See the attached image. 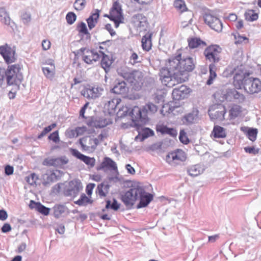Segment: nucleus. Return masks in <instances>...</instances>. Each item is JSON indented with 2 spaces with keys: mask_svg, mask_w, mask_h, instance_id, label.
<instances>
[{
  "mask_svg": "<svg viewBox=\"0 0 261 261\" xmlns=\"http://www.w3.org/2000/svg\"><path fill=\"white\" fill-rule=\"evenodd\" d=\"M57 173H59V172L56 171V172H52L49 175H47V181L45 182V184L56 181L57 180Z\"/></svg>",
  "mask_w": 261,
  "mask_h": 261,
  "instance_id": "13d9d810",
  "label": "nucleus"
},
{
  "mask_svg": "<svg viewBox=\"0 0 261 261\" xmlns=\"http://www.w3.org/2000/svg\"><path fill=\"white\" fill-rule=\"evenodd\" d=\"M99 53L101 54V66L102 68L105 69L106 72H107V70H109V68L112 65L113 61L110 59V57L106 55L103 51H99Z\"/></svg>",
  "mask_w": 261,
  "mask_h": 261,
  "instance_id": "7c9ffc66",
  "label": "nucleus"
},
{
  "mask_svg": "<svg viewBox=\"0 0 261 261\" xmlns=\"http://www.w3.org/2000/svg\"><path fill=\"white\" fill-rule=\"evenodd\" d=\"M110 123H111V121L109 119L103 117H92L87 122L89 126L96 128H102Z\"/></svg>",
  "mask_w": 261,
  "mask_h": 261,
  "instance_id": "6ab92c4d",
  "label": "nucleus"
},
{
  "mask_svg": "<svg viewBox=\"0 0 261 261\" xmlns=\"http://www.w3.org/2000/svg\"><path fill=\"white\" fill-rule=\"evenodd\" d=\"M66 19L67 23L71 25L75 21L76 15L74 12H69L66 14Z\"/></svg>",
  "mask_w": 261,
  "mask_h": 261,
  "instance_id": "3c124183",
  "label": "nucleus"
},
{
  "mask_svg": "<svg viewBox=\"0 0 261 261\" xmlns=\"http://www.w3.org/2000/svg\"><path fill=\"white\" fill-rule=\"evenodd\" d=\"M68 162V160L66 156H62L54 159H45L43 161V165L59 167L66 164Z\"/></svg>",
  "mask_w": 261,
  "mask_h": 261,
  "instance_id": "4be33fe9",
  "label": "nucleus"
},
{
  "mask_svg": "<svg viewBox=\"0 0 261 261\" xmlns=\"http://www.w3.org/2000/svg\"><path fill=\"white\" fill-rule=\"evenodd\" d=\"M107 168L112 170L117 171L116 163L109 157H105L100 165V167L97 168V170Z\"/></svg>",
  "mask_w": 261,
  "mask_h": 261,
  "instance_id": "b1692460",
  "label": "nucleus"
},
{
  "mask_svg": "<svg viewBox=\"0 0 261 261\" xmlns=\"http://www.w3.org/2000/svg\"><path fill=\"white\" fill-rule=\"evenodd\" d=\"M167 158L171 159L173 161L184 162L187 159L185 152L181 149H177L171 152L167 156Z\"/></svg>",
  "mask_w": 261,
  "mask_h": 261,
  "instance_id": "5701e85b",
  "label": "nucleus"
},
{
  "mask_svg": "<svg viewBox=\"0 0 261 261\" xmlns=\"http://www.w3.org/2000/svg\"><path fill=\"white\" fill-rule=\"evenodd\" d=\"M92 50V57L93 58H92V61L93 63V62H95L97 61L98 60H99L102 56L100 53L99 54L94 49H93Z\"/></svg>",
  "mask_w": 261,
  "mask_h": 261,
  "instance_id": "69168bd1",
  "label": "nucleus"
},
{
  "mask_svg": "<svg viewBox=\"0 0 261 261\" xmlns=\"http://www.w3.org/2000/svg\"><path fill=\"white\" fill-rule=\"evenodd\" d=\"M137 195L138 199L140 200L139 202L137 205V208L146 207L153 200V195L146 192L142 186H138Z\"/></svg>",
  "mask_w": 261,
  "mask_h": 261,
  "instance_id": "6e6552de",
  "label": "nucleus"
},
{
  "mask_svg": "<svg viewBox=\"0 0 261 261\" xmlns=\"http://www.w3.org/2000/svg\"><path fill=\"white\" fill-rule=\"evenodd\" d=\"M93 200L88 198L85 194L83 193L81 195L80 198L74 203L79 206H86L88 204L92 203Z\"/></svg>",
  "mask_w": 261,
  "mask_h": 261,
  "instance_id": "ea45409f",
  "label": "nucleus"
},
{
  "mask_svg": "<svg viewBox=\"0 0 261 261\" xmlns=\"http://www.w3.org/2000/svg\"><path fill=\"white\" fill-rule=\"evenodd\" d=\"M110 187V185L108 182H102L97 186L96 193L100 197H105L109 192Z\"/></svg>",
  "mask_w": 261,
  "mask_h": 261,
  "instance_id": "cd10ccee",
  "label": "nucleus"
},
{
  "mask_svg": "<svg viewBox=\"0 0 261 261\" xmlns=\"http://www.w3.org/2000/svg\"><path fill=\"white\" fill-rule=\"evenodd\" d=\"M83 189L82 184L79 179H74L69 181L68 186L64 191V195L66 197L73 198L76 197Z\"/></svg>",
  "mask_w": 261,
  "mask_h": 261,
  "instance_id": "9b49d317",
  "label": "nucleus"
},
{
  "mask_svg": "<svg viewBox=\"0 0 261 261\" xmlns=\"http://www.w3.org/2000/svg\"><path fill=\"white\" fill-rule=\"evenodd\" d=\"M133 21L140 31L145 30L148 24L147 18L142 14L135 15L133 17Z\"/></svg>",
  "mask_w": 261,
  "mask_h": 261,
  "instance_id": "412c9836",
  "label": "nucleus"
},
{
  "mask_svg": "<svg viewBox=\"0 0 261 261\" xmlns=\"http://www.w3.org/2000/svg\"><path fill=\"white\" fill-rule=\"evenodd\" d=\"M0 17H1V21L2 23L13 28L14 23L11 21V19L4 8H0Z\"/></svg>",
  "mask_w": 261,
  "mask_h": 261,
  "instance_id": "2f4dec72",
  "label": "nucleus"
},
{
  "mask_svg": "<svg viewBox=\"0 0 261 261\" xmlns=\"http://www.w3.org/2000/svg\"><path fill=\"white\" fill-rule=\"evenodd\" d=\"M216 67L214 64L211 63L209 65L210 75L208 80L206 81V84L207 85H211L214 80L217 76L216 73Z\"/></svg>",
  "mask_w": 261,
  "mask_h": 261,
  "instance_id": "58836bf2",
  "label": "nucleus"
},
{
  "mask_svg": "<svg viewBox=\"0 0 261 261\" xmlns=\"http://www.w3.org/2000/svg\"><path fill=\"white\" fill-rule=\"evenodd\" d=\"M111 15L114 17H123L121 5L118 1L115 2L111 9Z\"/></svg>",
  "mask_w": 261,
  "mask_h": 261,
  "instance_id": "c85d7f7f",
  "label": "nucleus"
},
{
  "mask_svg": "<svg viewBox=\"0 0 261 261\" xmlns=\"http://www.w3.org/2000/svg\"><path fill=\"white\" fill-rule=\"evenodd\" d=\"M95 185L93 183L88 184L86 188V192L88 195L91 196L92 193V191L95 187Z\"/></svg>",
  "mask_w": 261,
  "mask_h": 261,
  "instance_id": "338daca9",
  "label": "nucleus"
},
{
  "mask_svg": "<svg viewBox=\"0 0 261 261\" xmlns=\"http://www.w3.org/2000/svg\"><path fill=\"white\" fill-rule=\"evenodd\" d=\"M120 207V204L115 199H113V201L108 200L106 201V208L107 209H111L114 211H117Z\"/></svg>",
  "mask_w": 261,
  "mask_h": 261,
  "instance_id": "c03bdc74",
  "label": "nucleus"
},
{
  "mask_svg": "<svg viewBox=\"0 0 261 261\" xmlns=\"http://www.w3.org/2000/svg\"><path fill=\"white\" fill-rule=\"evenodd\" d=\"M174 108L170 107L168 105H164L163 106L162 109L161 110V113L163 115L165 116L166 113H170L173 111Z\"/></svg>",
  "mask_w": 261,
  "mask_h": 261,
  "instance_id": "680f3d73",
  "label": "nucleus"
},
{
  "mask_svg": "<svg viewBox=\"0 0 261 261\" xmlns=\"http://www.w3.org/2000/svg\"><path fill=\"white\" fill-rule=\"evenodd\" d=\"M79 143L81 145L82 150L87 152H92L95 150L99 144L98 139L90 136H85L80 138Z\"/></svg>",
  "mask_w": 261,
  "mask_h": 261,
  "instance_id": "0eeeda50",
  "label": "nucleus"
},
{
  "mask_svg": "<svg viewBox=\"0 0 261 261\" xmlns=\"http://www.w3.org/2000/svg\"><path fill=\"white\" fill-rule=\"evenodd\" d=\"M234 38L236 39L235 44H240L243 43L244 41H248V39L245 36H242L238 34V36H234Z\"/></svg>",
  "mask_w": 261,
  "mask_h": 261,
  "instance_id": "e2e57ef3",
  "label": "nucleus"
},
{
  "mask_svg": "<svg viewBox=\"0 0 261 261\" xmlns=\"http://www.w3.org/2000/svg\"><path fill=\"white\" fill-rule=\"evenodd\" d=\"M86 5V0H75L73 6L75 10L77 11H81L85 8Z\"/></svg>",
  "mask_w": 261,
  "mask_h": 261,
  "instance_id": "09e8293b",
  "label": "nucleus"
},
{
  "mask_svg": "<svg viewBox=\"0 0 261 261\" xmlns=\"http://www.w3.org/2000/svg\"><path fill=\"white\" fill-rule=\"evenodd\" d=\"M103 91L101 87L89 86L82 91V95L88 99H95L99 97Z\"/></svg>",
  "mask_w": 261,
  "mask_h": 261,
  "instance_id": "2eb2a0df",
  "label": "nucleus"
},
{
  "mask_svg": "<svg viewBox=\"0 0 261 261\" xmlns=\"http://www.w3.org/2000/svg\"><path fill=\"white\" fill-rule=\"evenodd\" d=\"M21 20L24 24H27L31 20V14L27 12H23L21 15Z\"/></svg>",
  "mask_w": 261,
  "mask_h": 261,
  "instance_id": "bf43d9fd",
  "label": "nucleus"
},
{
  "mask_svg": "<svg viewBox=\"0 0 261 261\" xmlns=\"http://www.w3.org/2000/svg\"><path fill=\"white\" fill-rule=\"evenodd\" d=\"M71 154L77 159L80 160L90 167H93L95 165V160L94 158H91L81 153L76 149L71 148Z\"/></svg>",
  "mask_w": 261,
  "mask_h": 261,
  "instance_id": "a211bd4d",
  "label": "nucleus"
},
{
  "mask_svg": "<svg viewBox=\"0 0 261 261\" xmlns=\"http://www.w3.org/2000/svg\"><path fill=\"white\" fill-rule=\"evenodd\" d=\"M249 73H245L242 80H237L236 79L234 81V85L236 87V82L238 84V87L241 88L243 86L244 90L248 93L254 94L257 93L261 91V81L258 78L250 77Z\"/></svg>",
  "mask_w": 261,
  "mask_h": 261,
  "instance_id": "7ed1b4c3",
  "label": "nucleus"
},
{
  "mask_svg": "<svg viewBox=\"0 0 261 261\" xmlns=\"http://www.w3.org/2000/svg\"><path fill=\"white\" fill-rule=\"evenodd\" d=\"M245 18L247 21H253L258 18V14L253 10H248L244 14Z\"/></svg>",
  "mask_w": 261,
  "mask_h": 261,
  "instance_id": "79ce46f5",
  "label": "nucleus"
},
{
  "mask_svg": "<svg viewBox=\"0 0 261 261\" xmlns=\"http://www.w3.org/2000/svg\"><path fill=\"white\" fill-rule=\"evenodd\" d=\"M124 17H114L111 15L110 20L113 21L115 24V28L119 27L120 23H123Z\"/></svg>",
  "mask_w": 261,
  "mask_h": 261,
  "instance_id": "5fc2aeb1",
  "label": "nucleus"
},
{
  "mask_svg": "<svg viewBox=\"0 0 261 261\" xmlns=\"http://www.w3.org/2000/svg\"><path fill=\"white\" fill-rule=\"evenodd\" d=\"M156 111L157 107L152 103H149L141 108L134 107L129 112V115L132 118L133 125L137 129H139L143 123H146L148 121V113H153Z\"/></svg>",
  "mask_w": 261,
  "mask_h": 261,
  "instance_id": "f03ea898",
  "label": "nucleus"
},
{
  "mask_svg": "<svg viewBox=\"0 0 261 261\" xmlns=\"http://www.w3.org/2000/svg\"><path fill=\"white\" fill-rule=\"evenodd\" d=\"M48 65L50 66V68L47 67H43L42 68V71L44 75L48 79L52 80L55 75V66L52 62H50Z\"/></svg>",
  "mask_w": 261,
  "mask_h": 261,
  "instance_id": "e433bc0d",
  "label": "nucleus"
},
{
  "mask_svg": "<svg viewBox=\"0 0 261 261\" xmlns=\"http://www.w3.org/2000/svg\"><path fill=\"white\" fill-rule=\"evenodd\" d=\"M226 112L225 108L223 105L215 104L210 107L208 114L212 120H222L224 118Z\"/></svg>",
  "mask_w": 261,
  "mask_h": 261,
  "instance_id": "9d476101",
  "label": "nucleus"
},
{
  "mask_svg": "<svg viewBox=\"0 0 261 261\" xmlns=\"http://www.w3.org/2000/svg\"><path fill=\"white\" fill-rule=\"evenodd\" d=\"M55 218H59L67 212V207L63 204H56L53 208Z\"/></svg>",
  "mask_w": 261,
  "mask_h": 261,
  "instance_id": "473e14b6",
  "label": "nucleus"
},
{
  "mask_svg": "<svg viewBox=\"0 0 261 261\" xmlns=\"http://www.w3.org/2000/svg\"><path fill=\"white\" fill-rule=\"evenodd\" d=\"M174 6L181 12L186 11L187 7L184 0H175L174 2Z\"/></svg>",
  "mask_w": 261,
  "mask_h": 261,
  "instance_id": "49530a36",
  "label": "nucleus"
},
{
  "mask_svg": "<svg viewBox=\"0 0 261 261\" xmlns=\"http://www.w3.org/2000/svg\"><path fill=\"white\" fill-rule=\"evenodd\" d=\"M120 101L119 98H113L108 101L107 107L110 113H115L116 107Z\"/></svg>",
  "mask_w": 261,
  "mask_h": 261,
  "instance_id": "37998d69",
  "label": "nucleus"
},
{
  "mask_svg": "<svg viewBox=\"0 0 261 261\" xmlns=\"http://www.w3.org/2000/svg\"><path fill=\"white\" fill-rule=\"evenodd\" d=\"M138 186L129 189L127 191L121 194V199L125 205L131 207L138 199Z\"/></svg>",
  "mask_w": 261,
  "mask_h": 261,
  "instance_id": "1a4fd4ad",
  "label": "nucleus"
},
{
  "mask_svg": "<svg viewBox=\"0 0 261 261\" xmlns=\"http://www.w3.org/2000/svg\"><path fill=\"white\" fill-rule=\"evenodd\" d=\"M25 180L28 184V187L27 186H24V188L27 189L28 188L31 189V186L33 185V173H31L29 176L25 177Z\"/></svg>",
  "mask_w": 261,
  "mask_h": 261,
  "instance_id": "0e129e2a",
  "label": "nucleus"
},
{
  "mask_svg": "<svg viewBox=\"0 0 261 261\" xmlns=\"http://www.w3.org/2000/svg\"><path fill=\"white\" fill-rule=\"evenodd\" d=\"M48 139L49 140L53 141L55 143H57L60 141V138L59 135V131L56 130L51 133L48 136Z\"/></svg>",
  "mask_w": 261,
  "mask_h": 261,
  "instance_id": "6e6d98bb",
  "label": "nucleus"
},
{
  "mask_svg": "<svg viewBox=\"0 0 261 261\" xmlns=\"http://www.w3.org/2000/svg\"><path fill=\"white\" fill-rule=\"evenodd\" d=\"M204 22L212 29L220 32L222 30V23L216 16L210 14L205 13L203 16Z\"/></svg>",
  "mask_w": 261,
  "mask_h": 261,
  "instance_id": "ddd939ff",
  "label": "nucleus"
},
{
  "mask_svg": "<svg viewBox=\"0 0 261 261\" xmlns=\"http://www.w3.org/2000/svg\"><path fill=\"white\" fill-rule=\"evenodd\" d=\"M128 88L124 81L116 79L114 83V87L111 89V92L116 94H124L127 93Z\"/></svg>",
  "mask_w": 261,
  "mask_h": 261,
  "instance_id": "aec40b11",
  "label": "nucleus"
},
{
  "mask_svg": "<svg viewBox=\"0 0 261 261\" xmlns=\"http://www.w3.org/2000/svg\"><path fill=\"white\" fill-rule=\"evenodd\" d=\"M224 96L226 100L234 101L239 103L244 102L246 99L245 96L242 93L238 92L234 88L228 89Z\"/></svg>",
  "mask_w": 261,
  "mask_h": 261,
  "instance_id": "4468645a",
  "label": "nucleus"
},
{
  "mask_svg": "<svg viewBox=\"0 0 261 261\" xmlns=\"http://www.w3.org/2000/svg\"><path fill=\"white\" fill-rule=\"evenodd\" d=\"M154 135V132L149 128L145 127L142 129L141 133H139L138 136L135 137V140H140V141H144L145 139L152 136Z\"/></svg>",
  "mask_w": 261,
  "mask_h": 261,
  "instance_id": "72a5a7b5",
  "label": "nucleus"
},
{
  "mask_svg": "<svg viewBox=\"0 0 261 261\" xmlns=\"http://www.w3.org/2000/svg\"><path fill=\"white\" fill-rule=\"evenodd\" d=\"M33 195L32 190V189H30L28 192H25L24 194V200L25 202L27 203V200H30V203L29 206L31 210H33V199H32Z\"/></svg>",
  "mask_w": 261,
  "mask_h": 261,
  "instance_id": "864d4df0",
  "label": "nucleus"
},
{
  "mask_svg": "<svg viewBox=\"0 0 261 261\" xmlns=\"http://www.w3.org/2000/svg\"><path fill=\"white\" fill-rule=\"evenodd\" d=\"M23 80L21 68L19 64H14L8 67L6 70V81L9 85H18Z\"/></svg>",
  "mask_w": 261,
  "mask_h": 261,
  "instance_id": "39448f33",
  "label": "nucleus"
},
{
  "mask_svg": "<svg viewBox=\"0 0 261 261\" xmlns=\"http://www.w3.org/2000/svg\"><path fill=\"white\" fill-rule=\"evenodd\" d=\"M77 29L80 33H82L84 35H90V33L88 32L86 24L84 22H81L78 24Z\"/></svg>",
  "mask_w": 261,
  "mask_h": 261,
  "instance_id": "603ef678",
  "label": "nucleus"
},
{
  "mask_svg": "<svg viewBox=\"0 0 261 261\" xmlns=\"http://www.w3.org/2000/svg\"><path fill=\"white\" fill-rule=\"evenodd\" d=\"M203 169L199 165H195L189 168L187 170L188 173L189 175L192 177H195L201 173H202Z\"/></svg>",
  "mask_w": 261,
  "mask_h": 261,
  "instance_id": "4c0bfd02",
  "label": "nucleus"
},
{
  "mask_svg": "<svg viewBox=\"0 0 261 261\" xmlns=\"http://www.w3.org/2000/svg\"><path fill=\"white\" fill-rule=\"evenodd\" d=\"M179 139L181 143L185 144H187L190 141L186 132L184 130H181L180 131Z\"/></svg>",
  "mask_w": 261,
  "mask_h": 261,
  "instance_id": "4d7b16f0",
  "label": "nucleus"
},
{
  "mask_svg": "<svg viewBox=\"0 0 261 261\" xmlns=\"http://www.w3.org/2000/svg\"><path fill=\"white\" fill-rule=\"evenodd\" d=\"M84 129L85 127H77L75 129H70L67 132L68 137L71 138L78 136Z\"/></svg>",
  "mask_w": 261,
  "mask_h": 261,
  "instance_id": "de8ad7c7",
  "label": "nucleus"
},
{
  "mask_svg": "<svg viewBox=\"0 0 261 261\" xmlns=\"http://www.w3.org/2000/svg\"><path fill=\"white\" fill-rule=\"evenodd\" d=\"M0 54L7 64L14 63L16 60L15 50L7 44L0 46Z\"/></svg>",
  "mask_w": 261,
  "mask_h": 261,
  "instance_id": "f8f14e48",
  "label": "nucleus"
},
{
  "mask_svg": "<svg viewBox=\"0 0 261 261\" xmlns=\"http://www.w3.org/2000/svg\"><path fill=\"white\" fill-rule=\"evenodd\" d=\"M242 108L240 106L234 105L229 110V115L231 119L238 117L242 112Z\"/></svg>",
  "mask_w": 261,
  "mask_h": 261,
  "instance_id": "a19ab883",
  "label": "nucleus"
},
{
  "mask_svg": "<svg viewBox=\"0 0 261 261\" xmlns=\"http://www.w3.org/2000/svg\"><path fill=\"white\" fill-rule=\"evenodd\" d=\"M152 35V33L148 32L142 38V47L146 51H149L151 49V38Z\"/></svg>",
  "mask_w": 261,
  "mask_h": 261,
  "instance_id": "c756f323",
  "label": "nucleus"
},
{
  "mask_svg": "<svg viewBox=\"0 0 261 261\" xmlns=\"http://www.w3.org/2000/svg\"><path fill=\"white\" fill-rule=\"evenodd\" d=\"M193 58L185 57L178 51L176 55L169 60L168 67L160 70V79L163 85L172 87L188 80V73L195 68Z\"/></svg>",
  "mask_w": 261,
  "mask_h": 261,
  "instance_id": "f257e3e1",
  "label": "nucleus"
},
{
  "mask_svg": "<svg viewBox=\"0 0 261 261\" xmlns=\"http://www.w3.org/2000/svg\"><path fill=\"white\" fill-rule=\"evenodd\" d=\"M86 55H83V59L85 63L88 64H92L93 61L92 58V50L90 49L86 50Z\"/></svg>",
  "mask_w": 261,
  "mask_h": 261,
  "instance_id": "8fccbe9b",
  "label": "nucleus"
},
{
  "mask_svg": "<svg viewBox=\"0 0 261 261\" xmlns=\"http://www.w3.org/2000/svg\"><path fill=\"white\" fill-rule=\"evenodd\" d=\"M156 130L158 132L161 133L162 135L168 134L172 137H175L177 134L176 130L164 125H158Z\"/></svg>",
  "mask_w": 261,
  "mask_h": 261,
  "instance_id": "a878e982",
  "label": "nucleus"
},
{
  "mask_svg": "<svg viewBox=\"0 0 261 261\" xmlns=\"http://www.w3.org/2000/svg\"><path fill=\"white\" fill-rule=\"evenodd\" d=\"M34 208L40 214L47 216L49 214L50 208L45 206L39 202H35L34 201Z\"/></svg>",
  "mask_w": 261,
  "mask_h": 261,
  "instance_id": "f704fd0d",
  "label": "nucleus"
},
{
  "mask_svg": "<svg viewBox=\"0 0 261 261\" xmlns=\"http://www.w3.org/2000/svg\"><path fill=\"white\" fill-rule=\"evenodd\" d=\"M119 75L128 82L135 90L141 89L143 84V74L139 70L128 72L126 70L119 68L117 70Z\"/></svg>",
  "mask_w": 261,
  "mask_h": 261,
  "instance_id": "20e7f679",
  "label": "nucleus"
},
{
  "mask_svg": "<svg viewBox=\"0 0 261 261\" xmlns=\"http://www.w3.org/2000/svg\"><path fill=\"white\" fill-rule=\"evenodd\" d=\"M190 92V88L185 85L175 87L172 91V97L175 100H179L186 98Z\"/></svg>",
  "mask_w": 261,
  "mask_h": 261,
  "instance_id": "dca6fc26",
  "label": "nucleus"
},
{
  "mask_svg": "<svg viewBox=\"0 0 261 261\" xmlns=\"http://www.w3.org/2000/svg\"><path fill=\"white\" fill-rule=\"evenodd\" d=\"M100 11L98 9H95V12L92 13L91 15L86 19L88 23V26L90 30L94 28L96 24L97 23L98 19L99 17Z\"/></svg>",
  "mask_w": 261,
  "mask_h": 261,
  "instance_id": "393cba45",
  "label": "nucleus"
},
{
  "mask_svg": "<svg viewBox=\"0 0 261 261\" xmlns=\"http://www.w3.org/2000/svg\"><path fill=\"white\" fill-rule=\"evenodd\" d=\"M14 168L12 166L7 165L5 167V173L7 175H10L13 173Z\"/></svg>",
  "mask_w": 261,
  "mask_h": 261,
  "instance_id": "774afa93",
  "label": "nucleus"
},
{
  "mask_svg": "<svg viewBox=\"0 0 261 261\" xmlns=\"http://www.w3.org/2000/svg\"><path fill=\"white\" fill-rule=\"evenodd\" d=\"M188 45L191 49H194L199 46H205L206 43L200 38L197 37H192L188 39Z\"/></svg>",
  "mask_w": 261,
  "mask_h": 261,
  "instance_id": "bb28decb",
  "label": "nucleus"
},
{
  "mask_svg": "<svg viewBox=\"0 0 261 261\" xmlns=\"http://www.w3.org/2000/svg\"><path fill=\"white\" fill-rule=\"evenodd\" d=\"M259 150L258 148H255L254 146L245 147L244 148V150L246 152L254 155L257 154Z\"/></svg>",
  "mask_w": 261,
  "mask_h": 261,
  "instance_id": "052dcab7",
  "label": "nucleus"
},
{
  "mask_svg": "<svg viewBox=\"0 0 261 261\" xmlns=\"http://www.w3.org/2000/svg\"><path fill=\"white\" fill-rule=\"evenodd\" d=\"M257 129L255 128H249L247 132V136L248 139L253 142L256 139Z\"/></svg>",
  "mask_w": 261,
  "mask_h": 261,
  "instance_id": "a18cd8bd",
  "label": "nucleus"
},
{
  "mask_svg": "<svg viewBox=\"0 0 261 261\" xmlns=\"http://www.w3.org/2000/svg\"><path fill=\"white\" fill-rule=\"evenodd\" d=\"M221 50L222 49L219 45H210L205 49L204 55L207 60L215 64L220 60V54Z\"/></svg>",
  "mask_w": 261,
  "mask_h": 261,
  "instance_id": "423d86ee",
  "label": "nucleus"
},
{
  "mask_svg": "<svg viewBox=\"0 0 261 261\" xmlns=\"http://www.w3.org/2000/svg\"><path fill=\"white\" fill-rule=\"evenodd\" d=\"M212 134L215 138H224L226 136V133L225 129L219 125H216L214 127Z\"/></svg>",
  "mask_w": 261,
  "mask_h": 261,
  "instance_id": "c9c22d12",
  "label": "nucleus"
},
{
  "mask_svg": "<svg viewBox=\"0 0 261 261\" xmlns=\"http://www.w3.org/2000/svg\"><path fill=\"white\" fill-rule=\"evenodd\" d=\"M199 111L197 109H194L191 112L185 115L181 118L183 124L189 125L197 123L199 119Z\"/></svg>",
  "mask_w": 261,
  "mask_h": 261,
  "instance_id": "f3484780",
  "label": "nucleus"
}]
</instances>
